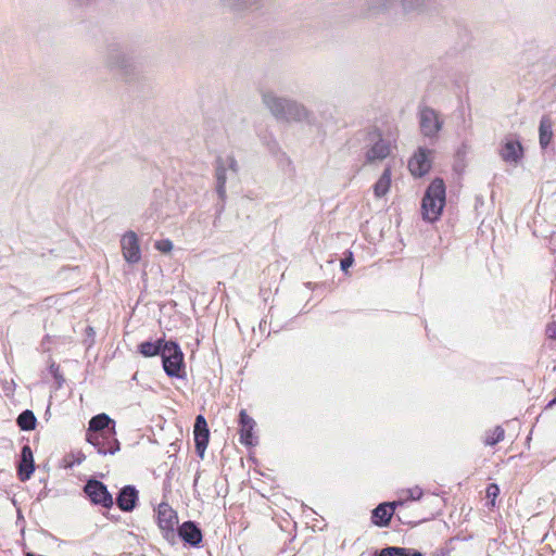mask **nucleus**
<instances>
[{
    "mask_svg": "<svg viewBox=\"0 0 556 556\" xmlns=\"http://www.w3.org/2000/svg\"><path fill=\"white\" fill-rule=\"evenodd\" d=\"M469 33L465 29V38H466V42H464L463 47H465V45H467L469 42Z\"/></svg>",
    "mask_w": 556,
    "mask_h": 556,
    "instance_id": "42",
    "label": "nucleus"
},
{
    "mask_svg": "<svg viewBox=\"0 0 556 556\" xmlns=\"http://www.w3.org/2000/svg\"><path fill=\"white\" fill-rule=\"evenodd\" d=\"M226 198L218 199V202L215 205V212L219 216L225 211Z\"/></svg>",
    "mask_w": 556,
    "mask_h": 556,
    "instance_id": "37",
    "label": "nucleus"
},
{
    "mask_svg": "<svg viewBox=\"0 0 556 556\" xmlns=\"http://www.w3.org/2000/svg\"><path fill=\"white\" fill-rule=\"evenodd\" d=\"M262 101L273 116L280 121L309 123L313 116V113L304 104L293 99L279 97L271 90L262 93Z\"/></svg>",
    "mask_w": 556,
    "mask_h": 556,
    "instance_id": "2",
    "label": "nucleus"
},
{
    "mask_svg": "<svg viewBox=\"0 0 556 556\" xmlns=\"http://www.w3.org/2000/svg\"><path fill=\"white\" fill-rule=\"evenodd\" d=\"M432 151L426 147H419L414 155L408 161V169L416 178H421L427 175L431 167L432 161L430 159Z\"/></svg>",
    "mask_w": 556,
    "mask_h": 556,
    "instance_id": "10",
    "label": "nucleus"
},
{
    "mask_svg": "<svg viewBox=\"0 0 556 556\" xmlns=\"http://www.w3.org/2000/svg\"><path fill=\"white\" fill-rule=\"evenodd\" d=\"M137 501V490L132 485L124 486L117 494L116 504L124 511H131Z\"/></svg>",
    "mask_w": 556,
    "mask_h": 556,
    "instance_id": "22",
    "label": "nucleus"
},
{
    "mask_svg": "<svg viewBox=\"0 0 556 556\" xmlns=\"http://www.w3.org/2000/svg\"><path fill=\"white\" fill-rule=\"evenodd\" d=\"M15 389V382L13 379H0V395L10 397Z\"/></svg>",
    "mask_w": 556,
    "mask_h": 556,
    "instance_id": "30",
    "label": "nucleus"
},
{
    "mask_svg": "<svg viewBox=\"0 0 556 556\" xmlns=\"http://www.w3.org/2000/svg\"><path fill=\"white\" fill-rule=\"evenodd\" d=\"M505 437V430L501 426H496L493 429L486 430L483 437V443L489 446H494L498 442L503 441Z\"/></svg>",
    "mask_w": 556,
    "mask_h": 556,
    "instance_id": "27",
    "label": "nucleus"
},
{
    "mask_svg": "<svg viewBox=\"0 0 556 556\" xmlns=\"http://www.w3.org/2000/svg\"><path fill=\"white\" fill-rule=\"evenodd\" d=\"M49 371L54 379L56 389L62 388L65 382V378L60 370V366L55 362L51 361V363L49 365Z\"/></svg>",
    "mask_w": 556,
    "mask_h": 556,
    "instance_id": "29",
    "label": "nucleus"
},
{
    "mask_svg": "<svg viewBox=\"0 0 556 556\" xmlns=\"http://www.w3.org/2000/svg\"><path fill=\"white\" fill-rule=\"evenodd\" d=\"M404 502L402 501L380 503L371 511V522L380 528L388 527L390 525L392 516L395 513V508L397 506H402Z\"/></svg>",
    "mask_w": 556,
    "mask_h": 556,
    "instance_id": "14",
    "label": "nucleus"
},
{
    "mask_svg": "<svg viewBox=\"0 0 556 556\" xmlns=\"http://www.w3.org/2000/svg\"><path fill=\"white\" fill-rule=\"evenodd\" d=\"M84 490L92 503L102 505L105 508H110L113 505V497L101 481L91 479L86 483Z\"/></svg>",
    "mask_w": 556,
    "mask_h": 556,
    "instance_id": "11",
    "label": "nucleus"
},
{
    "mask_svg": "<svg viewBox=\"0 0 556 556\" xmlns=\"http://www.w3.org/2000/svg\"><path fill=\"white\" fill-rule=\"evenodd\" d=\"M359 140L365 144L364 164H372L387 159L391 153V144L383 138L382 131L376 127H369L358 132Z\"/></svg>",
    "mask_w": 556,
    "mask_h": 556,
    "instance_id": "5",
    "label": "nucleus"
},
{
    "mask_svg": "<svg viewBox=\"0 0 556 556\" xmlns=\"http://www.w3.org/2000/svg\"><path fill=\"white\" fill-rule=\"evenodd\" d=\"M224 5L233 12H242L244 10L257 8L260 0H223Z\"/></svg>",
    "mask_w": 556,
    "mask_h": 556,
    "instance_id": "26",
    "label": "nucleus"
},
{
    "mask_svg": "<svg viewBox=\"0 0 556 556\" xmlns=\"http://www.w3.org/2000/svg\"><path fill=\"white\" fill-rule=\"evenodd\" d=\"M162 368L170 379L184 380L187 377L185 354L176 340L169 339V345L161 357Z\"/></svg>",
    "mask_w": 556,
    "mask_h": 556,
    "instance_id": "6",
    "label": "nucleus"
},
{
    "mask_svg": "<svg viewBox=\"0 0 556 556\" xmlns=\"http://www.w3.org/2000/svg\"><path fill=\"white\" fill-rule=\"evenodd\" d=\"M169 345V340H166L165 334L156 339H148L141 341V357H162Z\"/></svg>",
    "mask_w": 556,
    "mask_h": 556,
    "instance_id": "19",
    "label": "nucleus"
},
{
    "mask_svg": "<svg viewBox=\"0 0 556 556\" xmlns=\"http://www.w3.org/2000/svg\"><path fill=\"white\" fill-rule=\"evenodd\" d=\"M422 495V491L418 488L414 489V490H409V497L412 500H419Z\"/></svg>",
    "mask_w": 556,
    "mask_h": 556,
    "instance_id": "38",
    "label": "nucleus"
},
{
    "mask_svg": "<svg viewBox=\"0 0 556 556\" xmlns=\"http://www.w3.org/2000/svg\"><path fill=\"white\" fill-rule=\"evenodd\" d=\"M457 65V54L455 52H446L431 65V70L439 79L453 78Z\"/></svg>",
    "mask_w": 556,
    "mask_h": 556,
    "instance_id": "12",
    "label": "nucleus"
},
{
    "mask_svg": "<svg viewBox=\"0 0 556 556\" xmlns=\"http://www.w3.org/2000/svg\"><path fill=\"white\" fill-rule=\"evenodd\" d=\"M193 439L195 453L199 457L203 458L210 442V429L206 419H195L193 426Z\"/></svg>",
    "mask_w": 556,
    "mask_h": 556,
    "instance_id": "17",
    "label": "nucleus"
},
{
    "mask_svg": "<svg viewBox=\"0 0 556 556\" xmlns=\"http://www.w3.org/2000/svg\"><path fill=\"white\" fill-rule=\"evenodd\" d=\"M553 125L554 123L548 115L541 117L539 125V143L543 151L547 150L552 144L554 138Z\"/></svg>",
    "mask_w": 556,
    "mask_h": 556,
    "instance_id": "21",
    "label": "nucleus"
},
{
    "mask_svg": "<svg viewBox=\"0 0 556 556\" xmlns=\"http://www.w3.org/2000/svg\"><path fill=\"white\" fill-rule=\"evenodd\" d=\"M391 166L388 165L383 169L379 179L372 186L374 194L376 198H382L389 192L391 188Z\"/></svg>",
    "mask_w": 556,
    "mask_h": 556,
    "instance_id": "24",
    "label": "nucleus"
},
{
    "mask_svg": "<svg viewBox=\"0 0 556 556\" xmlns=\"http://www.w3.org/2000/svg\"><path fill=\"white\" fill-rule=\"evenodd\" d=\"M177 538H179L185 544L192 547H199L202 542L203 534L202 530L194 521L188 520L177 527L176 539Z\"/></svg>",
    "mask_w": 556,
    "mask_h": 556,
    "instance_id": "13",
    "label": "nucleus"
},
{
    "mask_svg": "<svg viewBox=\"0 0 556 556\" xmlns=\"http://www.w3.org/2000/svg\"><path fill=\"white\" fill-rule=\"evenodd\" d=\"M35 470L33 451L29 445H24L21 451V459L17 467V473L21 481L30 478Z\"/></svg>",
    "mask_w": 556,
    "mask_h": 556,
    "instance_id": "20",
    "label": "nucleus"
},
{
    "mask_svg": "<svg viewBox=\"0 0 556 556\" xmlns=\"http://www.w3.org/2000/svg\"><path fill=\"white\" fill-rule=\"evenodd\" d=\"M137 375L138 372H135L134 376H132V380H136L137 379Z\"/></svg>",
    "mask_w": 556,
    "mask_h": 556,
    "instance_id": "45",
    "label": "nucleus"
},
{
    "mask_svg": "<svg viewBox=\"0 0 556 556\" xmlns=\"http://www.w3.org/2000/svg\"><path fill=\"white\" fill-rule=\"evenodd\" d=\"M237 417H250L245 409H241Z\"/></svg>",
    "mask_w": 556,
    "mask_h": 556,
    "instance_id": "40",
    "label": "nucleus"
},
{
    "mask_svg": "<svg viewBox=\"0 0 556 556\" xmlns=\"http://www.w3.org/2000/svg\"><path fill=\"white\" fill-rule=\"evenodd\" d=\"M102 58L103 65L116 79L124 83L136 79L137 42L135 37L108 43Z\"/></svg>",
    "mask_w": 556,
    "mask_h": 556,
    "instance_id": "1",
    "label": "nucleus"
},
{
    "mask_svg": "<svg viewBox=\"0 0 556 556\" xmlns=\"http://www.w3.org/2000/svg\"><path fill=\"white\" fill-rule=\"evenodd\" d=\"M114 419H90L86 439L99 454H114L118 450V442L114 438Z\"/></svg>",
    "mask_w": 556,
    "mask_h": 556,
    "instance_id": "4",
    "label": "nucleus"
},
{
    "mask_svg": "<svg viewBox=\"0 0 556 556\" xmlns=\"http://www.w3.org/2000/svg\"><path fill=\"white\" fill-rule=\"evenodd\" d=\"M372 556H424L421 552L406 548V547H400V546H387L381 549H376L372 553Z\"/></svg>",
    "mask_w": 556,
    "mask_h": 556,
    "instance_id": "25",
    "label": "nucleus"
},
{
    "mask_svg": "<svg viewBox=\"0 0 556 556\" xmlns=\"http://www.w3.org/2000/svg\"><path fill=\"white\" fill-rule=\"evenodd\" d=\"M17 417H35L34 412L31 409H23L18 413Z\"/></svg>",
    "mask_w": 556,
    "mask_h": 556,
    "instance_id": "39",
    "label": "nucleus"
},
{
    "mask_svg": "<svg viewBox=\"0 0 556 556\" xmlns=\"http://www.w3.org/2000/svg\"><path fill=\"white\" fill-rule=\"evenodd\" d=\"M446 205V186L441 177H435L427 186L420 203L421 217L429 224L438 222Z\"/></svg>",
    "mask_w": 556,
    "mask_h": 556,
    "instance_id": "3",
    "label": "nucleus"
},
{
    "mask_svg": "<svg viewBox=\"0 0 556 556\" xmlns=\"http://www.w3.org/2000/svg\"><path fill=\"white\" fill-rule=\"evenodd\" d=\"M394 0H366L362 13L375 15L387 10ZM405 13L421 12L426 9L427 0H399Z\"/></svg>",
    "mask_w": 556,
    "mask_h": 556,
    "instance_id": "7",
    "label": "nucleus"
},
{
    "mask_svg": "<svg viewBox=\"0 0 556 556\" xmlns=\"http://www.w3.org/2000/svg\"><path fill=\"white\" fill-rule=\"evenodd\" d=\"M545 333L549 339H556V321L549 323L546 326Z\"/></svg>",
    "mask_w": 556,
    "mask_h": 556,
    "instance_id": "36",
    "label": "nucleus"
},
{
    "mask_svg": "<svg viewBox=\"0 0 556 556\" xmlns=\"http://www.w3.org/2000/svg\"><path fill=\"white\" fill-rule=\"evenodd\" d=\"M500 155L504 162L517 164L523 159V146L519 139H506L501 146Z\"/></svg>",
    "mask_w": 556,
    "mask_h": 556,
    "instance_id": "16",
    "label": "nucleus"
},
{
    "mask_svg": "<svg viewBox=\"0 0 556 556\" xmlns=\"http://www.w3.org/2000/svg\"><path fill=\"white\" fill-rule=\"evenodd\" d=\"M156 517L157 525L163 533L164 539L170 544H175V526L178 523L177 513L167 503H161L157 507Z\"/></svg>",
    "mask_w": 556,
    "mask_h": 556,
    "instance_id": "9",
    "label": "nucleus"
},
{
    "mask_svg": "<svg viewBox=\"0 0 556 556\" xmlns=\"http://www.w3.org/2000/svg\"><path fill=\"white\" fill-rule=\"evenodd\" d=\"M173 242L169 239H161L155 241L154 248L161 253H169L173 250Z\"/></svg>",
    "mask_w": 556,
    "mask_h": 556,
    "instance_id": "33",
    "label": "nucleus"
},
{
    "mask_svg": "<svg viewBox=\"0 0 556 556\" xmlns=\"http://www.w3.org/2000/svg\"><path fill=\"white\" fill-rule=\"evenodd\" d=\"M16 421L23 431L34 430L37 426V419H16Z\"/></svg>",
    "mask_w": 556,
    "mask_h": 556,
    "instance_id": "34",
    "label": "nucleus"
},
{
    "mask_svg": "<svg viewBox=\"0 0 556 556\" xmlns=\"http://www.w3.org/2000/svg\"><path fill=\"white\" fill-rule=\"evenodd\" d=\"M123 256L128 264L139 262V238L132 230L127 231L121 239Z\"/></svg>",
    "mask_w": 556,
    "mask_h": 556,
    "instance_id": "15",
    "label": "nucleus"
},
{
    "mask_svg": "<svg viewBox=\"0 0 556 556\" xmlns=\"http://www.w3.org/2000/svg\"><path fill=\"white\" fill-rule=\"evenodd\" d=\"M261 140L270 154L277 155L280 152L279 143L271 134H264Z\"/></svg>",
    "mask_w": 556,
    "mask_h": 556,
    "instance_id": "28",
    "label": "nucleus"
},
{
    "mask_svg": "<svg viewBox=\"0 0 556 556\" xmlns=\"http://www.w3.org/2000/svg\"><path fill=\"white\" fill-rule=\"evenodd\" d=\"M93 417H110V416L105 413H100V414L94 415Z\"/></svg>",
    "mask_w": 556,
    "mask_h": 556,
    "instance_id": "44",
    "label": "nucleus"
},
{
    "mask_svg": "<svg viewBox=\"0 0 556 556\" xmlns=\"http://www.w3.org/2000/svg\"><path fill=\"white\" fill-rule=\"evenodd\" d=\"M486 498L490 500L492 507L495 506V500L500 494V488L496 483H490L485 490Z\"/></svg>",
    "mask_w": 556,
    "mask_h": 556,
    "instance_id": "31",
    "label": "nucleus"
},
{
    "mask_svg": "<svg viewBox=\"0 0 556 556\" xmlns=\"http://www.w3.org/2000/svg\"><path fill=\"white\" fill-rule=\"evenodd\" d=\"M50 341V337L49 336H46L43 339H42V342H41V345L45 346V344H48V342Z\"/></svg>",
    "mask_w": 556,
    "mask_h": 556,
    "instance_id": "41",
    "label": "nucleus"
},
{
    "mask_svg": "<svg viewBox=\"0 0 556 556\" xmlns=\"http://www.w3.org/2000/svg\"><path fill=\"white\" fill-rule=\"evenodd\" d=\"M354 263V254L352 251L350 250H346L344 252V256L343 258L341 260L340 262V268L343 273H348L349 268L353 265Z\"/></svg>",
    "mask_w": 556,
    "mask_h": 556,
    "instance_id": "32",
    "label": "nucleus"
},
{
    "mask_svg": "<svg viewBox=\"0 0 556 556\" xmlns=\"http://www.w3.org/2000/svg\"><path fill=\"white\" fill-rule=\"evenodd\" d=\"M397 519L402 522V523H407L409 525L410 521H406V520H403L402 517L400 516V514L396 515Z\"/></svg>",
    "mask_w": 556,
    "mask_h": 556,
    "instance_id": "43",
    "label": "nucleus"
},
{
    "mask_svg": "<svg viewBox=\"0 0 556 556\" xmlns=\"http://www.w3.org/2000/svg\"><path fill=\"white\" fill-rule=\"evenodd\" d=\"M239 442L247 447H254L258 444L255 419H238Z\"/></svg>",
    "mask_w": 556,
    "mask_h": 556,
    "instance_id": "18",
    "label": "nucleus"
},
{
    "mask_svg": "<svg viewBox=\"0 0 556 556\" xmlns=\"http://www.w3.org/2000/svg\"><path fill=\"white\" fill-rule=\"evenodd\" d=\"M418 117L420 132L431 142L437 140L444 125L439 112L430 106H420Z\"/></svg>",
    "mask_w": 556,
    "mask_h": 556,
    "instance_id": "8",
    "label": "nucleus"
},
{
    "mask_svg": "<svg viewBox=\"0 0 556 556\" xmlns=\"http://www.w3.org/2000/svg\"><path fill=\"white\" fill-rule=\"evenodd\" d=\"M215 178H216V193L218 199L227 198L226 195V166L225 161L218 156L215 161Z\"/></svg>",
    "mask_w": 556,
    "mask_h": 556,
    "instance_id": "23",
    "label": "nucleus"
},
{
    "mask_svg": "<svg viewBox=\"0 0 556 556\" xmlns=\"http://www.w3.org/2000/svg\"><path fill=\"white\" fill-rule=\"evenodd\" d=\"M226 163H227L228 168L230 170H232L233 173H238L239 165H238V162H237V160L235 159L233 155H228L227 159H226Z\"/></svg>",
    "mask_w": 556,
    "mask_h": 556,
    "instance_id": "35",
    "label": "nucleus"
}]
</instances>
